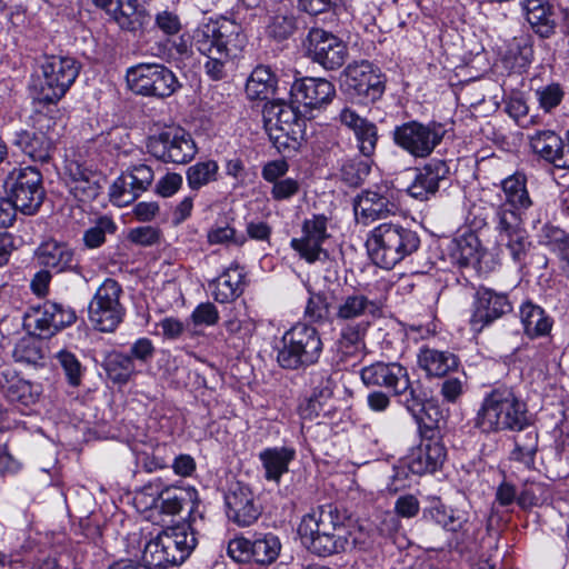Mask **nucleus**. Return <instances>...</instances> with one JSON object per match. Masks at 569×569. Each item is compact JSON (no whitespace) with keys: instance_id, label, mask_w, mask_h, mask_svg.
I'll list each match as a JSON object with an SVG mask.
<instances>
[{"instance_id":"nucleus-1","label":"nucleus","mask_w":569,"mask_h":569,"mask_svg":"<svg viewBox=\"0 0 569 569\" xmlns=\"http://www.w3.org/2000/svg\"><path fill=\"white\" fill-rule=\"evenodd\" d=\"M298 533L303 546L320 557L346 551L351 537L346 516L331 503L319 506L305 515Z\"/></svg>"},{"instance_id":"nucleus-2","label":"nucleus","mask_w":569,"mask_h":569,"mask_svg":"<svg viewBox=\"0 0 569 569\" xmlns=\"http://www.w3.org/2000/svg\"><path fill=\"white\" fill-rule=\"evenodd\" d=\"M191 39V46L207 58L204 70L212 80H220L226 76L227 67L246 44L244 36L229 22L201 23L193 30Z\"/></svg>"},{"instance_id":"nucleus-3","label":"nucleus","mask_w":569,"mask_h":569,"mask_svg":"<svg viewBox=\"0 0 569 569\" xmlns=\"http://www.w3.org/2000/svg\"><path fill=\"white\" fill-rule=\"evenodd\" d=\"M366 246L375 264L391 269L418 250L420 239L409 228L399 223L385 222L370 231Z\"/></svg>"},{"instance_id":"nucleus-4","label":"nucleus","mask_w":569,"mask_h":569,"mask_svg":"<svg viewBox=\"0 0 569 569\" xmlns=\"http://www.w3.org/2000/svg\"><path fill=\"white\" fill-rule=\"evenodd\" d=\"M476 425L485 432L508 429L521 431L529 425L527 406L511 389L496 388L483 399Z\"/></svg>"},{"instance_id":"nucleus-5","label":"nucleus","mask_w":569,"mask_h":569,"mask_svg":"<svg viewBox=\"0 0 569 569\" xmlns=\"http://www.w3.org/2000/svg\"><path fill=\"white\" fill-rule=\"evenodd\" d=\"M196 545L197 538L190 526L171 527L146 543L142 560L150 568L166 569L182 563Z\"/></svg>"},{"instance_id":"nucleus-6","label":"nucleus","mask_w":569,"mask_h":569,"mask_svg":"<svg viewBox=\"0 0 569 569\" xmlns=\"http://www.w3.org/2000/svg\"><path fill=\"white\" fill-rule=\"evenodd\" d=\"M264 129L279 150L297 149L305 139L306 120L299 110L284 101H271L262 110Z\"/></svg>"},{"instance_id":"nucleus-7","label":"nucleus","mask_w":569,"mask_h":569,"mask_svg":"<svg viewBox=\"0 0 569 569\" xmlns=\"http://www.w3.org/2000/svg\"><path fill=\"white\" fill-rule=\"evenodd\" d=\"M41 71L32 86L33 98L44 104L57 103L77 79L80 64L71 57L52 54L44 57Z\"/></svg>"},{"instance_id":"nucleus-8","label":"nucleus","mask_w":569,"mask_h":569,"mask_svg":"<svg viewBox=\"0 0 569 569\" xmlns=\"http://www.w3.org/2000/svg\"><path fill=\"white\" fill-rule=\"evenodd\" d=\"M282 342L277 360L286 369L313 365L322 352V341L317 329L305 323H298L287 331Z\"/></svg>"},{"instance_id":"nucleus-9","label":"nucleus","mask_w":569,"mask_h":569,"mask_svg":"<svg viewBox=\"0 0 569 569\" xmlns=\"http://www.w3.org/2000/svg\"><path fill=\"white\" fill-rule=\"evenodd\" d=\"M121 295V286L110 278L97 289L89 305V319L97 330L111 332L122 321L124 308L120 303Z\"/></svg>"},{"instance_id":"nucleus-10","label":"nucleus","mask_w":569,"mask_h":569,"mask_svg":"<svg viewBox=\"0 0 569 569\" xmlns=\"http://www.w3.org/2000/svg\"><path fill=\"white\" fill-rule=\"evenodd\" d=\"M129 88L142 96L166 98L179 87L174 73L162 64L140 63L127 72Z\"/></svg>"},{"instance_id":"nucleus-11","label":"nucleus","mask_w":569,"mask_h":569,"mask_svg":"<svg viewBox=\"0 0 569 569\" xmlns=\"http://www.w3.org/2000/svg\"><path fill=\"white\" fill-rule=\"evenodd\" d=\"M441 123L409 121L395 129V142L416 158H426L441 142L445 136Z\"/></svg>"},{"instance_id":"nucleus-12","label":"nucleus","mask_w":569,"mask_h":569,"mask_svg":"<svg viewBox=\"0 0 569 569\" xmlns=\"http://www.w3.org/2000/svg\"><path fill=\"white\" fill-rule=\"evenodd\" d=\"M6 186L10 198L21 212L32 214L41 206L44 190L38 169L26 167L12 170L6 180Z\"/></svg>"},{"instance_id":"nucleus-13","label":"nucleus","mask_w":569,"mask_h":569,"mask_svg":"<svg viewBox=\"0 0 569 569\" xmlns=\"http://www.w3.org/2000/svg\"><path fill=\"white\" fill-rule=\"evenodd\" d=\"M149 152L163 162L186 163L196 154L197 148L190 133L180 127H171L149 138Z\"/></svg>"},{"instance_id":"nucleus-14","label":"nucleus","mask_w":569,"mask_h":569,"mask_svg":"<svg viewBox=\"0 0 569 569\" xmlns=\"http://www.w3.org/2000/svg\"><path fill=\"white\" fill-rule=\"evenodd\" d=\"M303 46L308 57L328 70H336L346 62L348 50L345 42L321 28H312Z\"/></svg>"},{"instance_id":"nucleus-15","label":"nucleus","mask_w":569,"mask_h":569,"mask_svg":"<svg viewBox=\"0 0 569 569\" xmlns=\"http://www.w3.org/2000/svg\"><path fill=\"white\" fill-rule=\"evenodd\" d=\"M507 204H501L496 211V230L501 244L506 246L511 258L516 262H521L528 251L530 243L522 220L516 211Z\"/></svg>"},{"instance_id":"nucleus-16","label":"nucleus","mask_w":569,"mask_h":569,"mask_svg":"<svg viewBox=\"0 0 569 569\" xmlns=\"http://www.w3.org/2000/svg\"><path fill=\"white\" fill-rule=\"evenodd\" d=\"M153 180L151 167L146 163L133 164L113 182L110 189L111 200L118 206L129 204L147 191Z\"/></svg>"},{"instance_id":"nucleus-17","label":"nucleus","mask_w":569,"mask_h":569,"mask_svg":"<svg viewBox=\"0 0 569 569\" xmlns=\"http://www.w3.org/2000/svg\"><path fill=\"white\" fill-rule=\"evenodd\" d=\"M226 505L229 519L242 527L252 525L261 513L250 488L240 482L230 487L226 495Z\"/></svg>"},{"instance_id":"nucleus-18","label":"nucleus","mask_w":569,"mask_h":569,"mask_svg":"<svg viewBox=\"0 0 569 569\" xmlns=\"http://www.w3.org/2000/svg\"><path fill=\"white\" fill-rule=\"evenodd\" d=\"M101 176L78 161L66 166V182L70 193L81 202L94 200L101 191Z\"/></svg>"},{"instance_id":"nucleus-19","label":"nucleus","mask_w":569,"mask_h":569,"mask_svg":"<svg viewBox=\"0 0 569 569\" xmlns=\"http://www.w3.org/2000/svg\"><path fill=\"white\" fill-rule=\"evenodd\" d=\"M327 221L325 216H313L305 220L301 238L291 241V247L310 263L318 260L323 251L322 243L328 238Z\"/></svg>"},{"instance_id":"nucleus-20","label":"nucleus","mask_w":569,"mask_h":569,"mask_svg":"<svg viewBox=\"0 0 569 569\" xmlns=\"http://www.w3.org/2000/svg\"><path fill=\"white\" fill-rule=\"evenodd\" d=\"M511 310L506 295L497 293L491 289L481 288L477 292L476 309L470 323L477 332Z\"/></svg>"},{"instance_id":"nucleus-21","label":"nucleus","mask_w":569,"mask_h":569,"mask_svg":"<svg viewBox=\"0 0 569 569\" xmlns=\"http://www.w3.org/2000/svg\"><path fill=\"white\" fill-rule=\"evenodd\" d=\"M291 97L295 102L309 109L321 108L335 97V86L321 78H303L295 81L291 87Z\"/></svg>"},{"instance_id":"nucleus-22","label":"nucleus","mask_w":569,"mask_h":569,"mask_svg":"<svg viewBox=\"0 0 569 569\" xmlns=\"http://www.w3.org/2000/svg\"><path fill=\"white\" fill-rule=\"evenodd\" d=\"M29 319L33 321V327L40 336L50 337L60 329L72 325L76 313L71 308L47 301L42 307L36 309Z\"/></svg>"},{"instance_id":"nucleus-23","label":"nucleus","mask_w":569,"mask_h":569,"mask_svg":"<svg viewBox=\"0 0 569 569\" xmlns=\"http://www.w3.org/2000/svg\"><path fill=\"white\" fill-rule=\"evenodd\" d=\"M532 151L559 169H569V147L552 130H540L529 137Z\"/></svg>"},{"instance_id":"nucleus-24","label":"nucleus","mask_w":569,"mask_h":569,"mask_svg":"<svg viewBox=\"0 0 569 569\" xmlns=\"http://www.w3.org/2000/svg\"><path fill=\"white\" fill-rule=\"evenodd\" d=\"M361 379L367 386H378L401 392L409 387V377L406 368L399 363L377 362L361 370Z\"/></svg>"},{"instance_id":"nucleus-25","label":"nucleus","mask_w":569,"mask_h":569,"mask_svg":"<svg viewBox=\"0 0 569 569\" xmlns=\"http://www.w3.org/2000/svg\"><path fill=\"white\" fill-rule=\"evenodd\" d=\"M446 459V449L439 441L422 440L406 458L407 468L417 476L437 471Z\"/></svg>"},{"instance_id":"nucleus-26","label":"nucleus","mask_w":569,"mask_h":569,"mask_svg":"<svg viewBox=\"0 0 569 569\" xmlns=\"http://www.w3.org/2000/svg\"><path fill=\"white\" fill-rule=\"evenodd\" d=\"M382 302L370 299L361 292L345 296L336 307L335 317L339 321H350L360 318L377 319L382 316Z\"/></svg>"},{"instance_id":"nucleus-27","label":"nucleus","mask_w":569,"mask_h":569,"mask_svg":"<svg viewBox=\"0 0 569 569\" xmlns=\"http://www.w3.org/2000/svg\"><path fill=\"white\" fill-rule=\"evenodd\" d=\"M347 79L349 87L358 94L371 100L379 98L385 90L382 76L368 61L350 64L347 68Z\"/></svg>"},{"instance_id":"nucleus-28","label":"nucleus","mask_w":569,"mask_h":569,"mask_svg":"<svg viewBox=\"0 0 569 569\" xmlns=\"http://www.w3.org/2000/svg\"><path fill=\"white\" fill-rule=\"evenodd\" d=\"M44 121H48L47 117L40 116L38 119L39 131L22 130L17 133L14 140V143L33 161H49L54 150L52 134L42 131Z\"/></svg>"},{"instance_id":"nucleus-29","label":"nucleus","mask_w":569,"mask_h":569,"mask_svg":"<svg viewBox=\"0 0 569 569\" xmlns=\"http://www.w3.org/2000/svg\"><path fill=\"white\" fill-rule=\"evenodd\" d=\"M353 210L356 218L367 224L375 220L395 214L398 207L387 197L378 192L363 191L356 198Z\"/></svg>"},{"instance_id":"nucleus-30","label":"nucleus","mask_w":569,"mask_h":569,"mask_svg":"<svg viewBox=\"0 0 569 569\" xmlns=\"http://www.w3.org/2000/svg\"><path fill=\"white\" fill-rule=\"evenodd\" d=\"M526 18L541 38H549L558 26V14L549 0H522Z\"/></svg>"},{"instance_id":"nucleus-31","label":"nucleus","mask_w":569,"mask_h":569,"mask_svg":"<svg viewBox=\"0 0 569 569\" xmlns=\"http://www.w3.org/2000/svg\"><path fill=\"white\" fill-rule=\"evenodd\" d=\"M449 173V168L442 160H433L427 163L416 176L413 182L408 188L411 197L426 200L430 194H435L439 188V182Z\"/></svg>"},{"instance_id":"nucleus-32","label":"nucleus","mask_w":569,"mask_h":569,"mask_svg":"<svg viewBox=\"0 0 569 569\" xmlns=\"http://www.w3.org/2000/svg\"><path fill=\"white\" fill-rule=\"evenodd\" d=\"M38 262L56 272L73 269L74 251L67 243L50 240L43 242L36 252Z\"/></svg>"},{"instance_id":"nucleus-33","label":"nucleus","mask_w":569,"mask_h":569,"mask_svg":"<svg viewBox=\"0 0 569 569\" xmlns=\"http://www.w3.org/2000/svg\"><path fill=\"white\" fill-rule=\"evenodd\" d=\"M340 120L355 132L360 152L370 157L375 152L378 140L377 127L349 108L341 111Z\"/></svg>"},{"instance_id":"nucleus-34","label":"nucleus","mask_w":569,"mask_h":569,"mask_svg":"<svg viewBox=\"0 0 569 569\" xmlns=\"http://www.w3.org/2000/svg\"><path fill=\"white\" fill-rule=\"evenodd\" d=\"M418 362L428 376L433 377H443L458 367V359L453 353L430 348L420 350Z\"/></svg>"},{"instance_id":"nucleus-35","label":"nucleus","mask_w":569,"mask_h":569,"mask_svg":"<svg viewBox=\"0 0 569 569\" xmlns=\"http://www.w3.org/2000/svg\"><path fill=\"white\" fill-rule=\"evenodd\" d=\"M525 332L530 338L546 336L550 332L552 320L545 310L531 302H526L520 309Z\"/></svg>"},{"instance_id":"nucleus-36","label":"nucleus","mask_w":569,"mask_h":569,"mask_svg":"<svg viewBox=\"0 0 569 569\" xmlns=\"http://www.w3.org/2000/svg\"><path fill=\"white\" fill-rule=\"evenodd\" d=\"M295 458V450L290 448H270L260 453V460L266 470V478L279 482L281 476L288 471V465Z\"/></svg>"},{"instance_id":"nucleus-37","label":"nucleus","mask_w":569,"mask_h":569,"mask_svg":"<svg viewBox=\"0 0 569 569\" xmlns=\"http://www.w3.org/2000/svg\"><path fill=\"white\" fill-rule=\"evenodd\" d=\"M276 77L270 68L257 67L246 83V93L251 100L268 99L276 90Z\"/></svg>"},{"instance_id":"nucleus-38","label":"nucleus","mask_w":569,"mask_h":569,"mask_svg":"<svg viewBox=\"0 0 569 569\" xmlns=\"http://www.w3.org/2000/svg\"><path fill=\"white\" fill-rule=\"evenodd\" d=\"M526 183L527 178L520 172L509 176L501 182L506 202L517 210H526L532 204Z\"/></svg>"},{"instance_id":"nucleus-39","label":"nucleus","mask_w":569,"mask_h":569,"mask_svg":"<svg viewBox=\"0 0 569 569\" xmlns=\"http://www.w3.org/2000/svg\"><path fill=\"white\" fill-rule=\"evenodd\" d=\"M242 273L238 268H230L213 282L212 295L219 302L234 300L241 293Z\"/></svg>"},{"instance_id":"nucleus-40","label":"nucleus","mask_w":569,"mask_h":569,"mask_svg":"<svg viewBox=\"0 0 569 569\" xmlns=\"http://www.w3.org/2000/svg\"><path fill=\"white\" fill-rule=\"evenodd\" d=\"M197 496L196 491L188 488H164L158 495V509L161 513L178 515L188 501Z\"/></svg>"},{"instance_id":"nucleus-41","label":"nucleus","mask_w":569,"mask_h":569,"mask_svg":"<svg viewBox=\"0 0 569 569\" xmlns=\"http://www.w3.org/2000/svg\"><path fill=\"white\" fill-rule=\"evenodd\" d=\"M111 17L122 30L136 32L146 23L147 13L138 9L136 0H128L117 4Z\"/></svg>"},{"instance_id":"nucleus-42","label":"nucleus","mask_w":569,"mask_h":569,"mask_svg":"<svg viewBox=\"0 0 569 569\" xmlns=\"http://www.w3.org/2000/svg\"><path fill=\"white\" fill-rule=\"evenodd\" d=\"M395 395L399 397V401L411 413L417 423L421 425L423 415H427L430 409L427 393L419 386H413L409 381V387L401 392H395Z\"/></svg>"},{"instance_id":"nucleus-43","label":"nucleus","mask_w":569,"mask_h":569,"mask_svg":"<svg viewBox=\"0 0 569 569\" xmlns=\"http://www.w3.org/2000/svg\"><path fill=\"white\" fill-rule=\"evenodd\" d=\"M538 450V432L533 429L522 431L515 436V449L510 458L515 461L531 467Z\"/></svg>"},{"instance_id":"nucleus-44","label":"nucleus","mask_w":569,"mask_h":569,"mask_svg":"<svg viewBox=\"0 0 569 569\" xmlns=\"http://www.w3.org/2000/svg\"><path fill=\"white\" fill-rule=\"evenodd\" d=\"M281 542L273 533H266L252 540L253 561L259 565L268 566L273 563L281 551Z\"/></svg>"},{"instance_id":"nucleus-45","label":"nucleus","mask_w":569,"mask_h":569,"mask_svg":"<svg viewBox=\"0 0 569 569\" xmlns=\"http://www.w3.org/2000/svg\"><path fill=\"white\" fill-rule=\"evenodd\" d=\"M219 166L214 160L199 161L187 170V183L191 190H200L202 187L217 181Z\"/></svg>"},{"instance_id":"nucleus-46","label":"nucleus","mask_w":569,"mask_h":569,"mask_svg":"<svg viewBox=\"0 0 569 569\" xmlns=\"http://www.w3.org/2000/svg\"><path fill=\"white\" fill-rule=\"evenodd\" d=\"M13 358L17 362L38 366L43 360L42 346L34 337L21 338L14 346Z\"/></svg>"},{"instance_id":"nucleus-47","label":"nucleus","mask_w":569,"mask_h":569,"mask_svg":"<svg viewBox=\"0 0 569 569\" xmlns=\"http://www.w3.org/2000/svg\"><path fill=\"white\" fill-rule=\"evenodd\" d=\"M551 489L541 482H529L526 483L522 491L517 498L518 505L528 509L536 506H541L551 500Z\"/></svg>"},{"instance_id":"nucleus-48","label":"nucleus","mask_w":569,"mask_h":569,"mask_svg":"<svg viewBox=\"0 0 569 569\" xmlns=\"http://www.w3.org/2000/svg\"><path fill=\"white\" fill-rule=\"evenodd\" d=\"M296 30L295 17L288 10H279L270 17L267 26L268 34L276 40H284L289 38Z\"/></svg>"},{"instance_id":"nucleus-49","label":"nucleus","mask_w":569,"mask_h":569,"mask_svg":"<svg viewBox=\"0 0 569 569\" xmlns=\"http://www.w3.org/2000/svg\"><path fill=\"white\" fill-rule=\"evenodd\" d=\"M106 369L114 382H127L134 372V365L130 356L113 353L108 358Z\"/></svg>"},{"instance_id":"nucleus-50","label":"nucleus","mask_w":569,"mask_h":569,"mask_svg":"<svg viewBox=\"0 0 569 569\" xmlns=\"http://www.w3.org/2000/svg\"><path fill=\"white\" fill-rule=\"evenodd\" d=\"M370 171V164L366 160H347L340 169V179L349 187H359Z\"/></svg>"},{"instance_id":"nucleus-51","label":"nucleus","mask_w":569,"mask_h":569,"mask_svg":"<svg viewBox=\"0 0 569 569\" xmlns=\"http://www.w3.org/2000/svg\"><path fill=\"white\" fill-rule=\"evenodd\" d=\"M116 223L109 217H100L96 224L83 233L84 246L89 249L101 247L106 241L107 233H114Z\"/></svg>"},{"instance_id":"nucleus-52","label":"nucleus","mask_w":569,"mask_h":569,"mask_svg":"<svg viewBox=\"0 0 569 569\" xmlns=\"http://www.w3.org/2000/svg\"><path fill=\"white\" fill-rule=\"evenodd\" d=\"M458 261L461 266L477 264L480 262L482 253L480 241L473 233L467 234L457 242Z\"/></svg>"},{"instance_id":"nucleus-53","label":"nucleus","mask_w":569,"mask_h":569,"mask_svg":"<svg viewBox=\"0 0 569 569\" xmlns=\"http://www.w3.org/2000/svg\"><path fill=\"white\" fill-rule=\"evenodd\" d=\"M331 382L327 380L326 385L316 389L309 400L308 408L315 412L317 417H327L333 410Z\"/></svg>"},{"instance_id":"nucleus-54","label":"nucleus","mask_w":569,"mask_h":569,"mask_svg":"<svg viewBox=\"0 0 569 569\" xmlns=\"http://www.w3.org/2000/svg\"><path fill=\"white\" fill-rule=\"evenodd\" d=\"M207 240L210 244H234L242 247L247 238L243 234L237 236L236 230L226 224L212 227L207 233Z\"/></svg>"},{"instance_id":"nucleus-55","label":"nucleus","mask_w":569,"mask_h":569,"mask_svg":"<svg viewBox=\"0 0 569 569\" xmlns=\"http://www.w3.org/2000/svg\"><path fill=\"white\" fill-rule=\"evenodd\" d=\"M154 27L164 36L171 37L181 31L182 22L176 11L167 8L156 13Z\"/></svg>"},{"instance_id":"nucleus-56","label":"nucleus","mask_w":569,"mask_h":569,"mask_svg":"<svg viewBox=\"0 0 569 569\" xmlns=\"http://www.w3.org/2000/svg\"><path fill=\"white\" fill-rule=\"evenodd\" d=\"M2 388L7 399L11 402L27 405L31 399L30 383L20 378H14L11 381H7V385H4Z\"/></svg>"},{"instance_id":"nucleus-57","label":"nucleus","mask_w":569,"mask_h":569,"mask_svg":"<svg viewBox=\"0 0 569 569\" xmlns=\"http://www.w3.org/2000/svg\"><path fill=\"white\" fill-rule=\"evenodd\" d=\"M363 336L365 328L361 325H348L341 330L339 347L347 353L350 349H359L363 346Z\"/></svg>"},{"instance_id":"nucleus-58","label":"nucleus","mask_w":569,"mask_h":569,"mask_svg":"<svg viewBox=\"0 0 569 569\" xmlns=\"http://www.w3.org/2000/svg\"><path fill=\"white\" fill-rule=\"evenodd\" d=\"M57 357L69 383L72 386H79L81 382L82 367L77 357L67 350L60 351Z\"/></svg>"},{"instance_id":"nucleus-59","label":"nucleus","mask_w":569,"mask_h":569,"mask_svg":"<svg viewBox=\"0 0 569 569\" xmlns=\"http://www.w3.org/2000/svg\"><path fill=\"white\" fill-rule=\"evenodd\" d=\"M539 106L549 112L556 108L562 100L563 91L558 84H550L540 90H537Z\"/></svg>"},{"instance_id":"nucleus-60","label":"nucleus","mask_w":569,"mask_h":569,"mask_svg":"<svg viewBox=\"0 0 569 569\" xmlns=\"http://www.w3.org/2000/svg\"><path fill=\"white\" fill-rule=\"evenodd\" d=\"M327 299L321 295H312L307 303L305 315L312 322H320L328 317Z\"/></svg>"},{"instance_id":"nucleus-61","label":"nucleus","mask_w":569,"mask_h":569,"mask_svg":"<svg viewBox=\"0 0 569 569\" xmlns=\"http://www.w3.org/2000/svg\"><path fill=\"white\" fill-rule=\"evenodd\" d=\"M194 326H213L219 320V312L210 302L199 305L191 315Z\"/></svg>"},{"instance_id":"nucleus-62","label":"nucleus","mask_w":569,"mask_h":569,"mask_svg":"<svg viewBox=\"0 0 569 569\" xmlns=\"http://www.w3.org/2000/svg\"><path fill=\"white\" fill-rule=\"evenodd\" d=\"M252 541L243 537L232 539L228 545V555L238 562L253 560Z\"/></svg>"},{"instance_id":"nucleus-63","label":"nucleus","mask_w":569,"mask_h":569,"mask_svg":"<svg viewBox=\"0 0 569 569\" xmlns=\"http://www.w3.org/2000/svg\"><path fill=\"white\" fill-rule=\"evenodd\" d=\"M128 239L136 244L152 246L159 241L160 232L151 226L139 227L129 231Z\"/></svg>"},{"instance_id":"nucleus-64","label":"nucleus","mask_w":569,"mask_h":569,"mask_svg":"<svg viewBox=\"0 0 569 569\" xmlns=\"http://www.w3.org/2000/svg\"><path fill=\"white\" fill-rule=\"evenodd\" d=\"M299 189L300 184L296 179L287 178L272 184L271 196L277 201L287 200L297 194Z\"/></svg>"}]
</instances>
